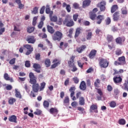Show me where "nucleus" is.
Listing matches in <instances>:
<instances>
[{"instance_id": "1", "label": "nucleus", "mask_w": 128, "mask_h": 128, "mask_svg": "<svg viewBox=\"0 0 128 128\" xmlns=\"http://www.w3.org/2000/svg\"><path fill=\"white\" fill-rule=\"evenodd\" d=\"M29 78H30V82L32 84V88L34 92H38V90H40V84L36 83V78L34 76V74L32 72H30L29 74Z\"/></svg>"}, {"instance_id": "2", "label": "nucleus", "mask_w": 128, "mask_h": 128, "mask_svg": "<svg viewBox=\"0 0 128 128\" xmlns=\"http://www.w3.org/2000/svg\"><path fill=\"white\" fill-rule=\"evenodd\" d=\"M64 24L66 26L70 27L74 26V22L72 18L70 16H67L65 18V20L63 22Z\"/></svg>"}, {"instance_id": "3", "label": "nucleus", "mask_w": 128, "mask_h": 128, "mask_svg": "<svg viewBox=\"0 0 128 128\" xmlns=\"http://www.w3.org/2000/svg\"><path fill=\"white\" fill-rule=\"evenodd\" d=\"M110 64V61L107 59L101 58L99 60V66L101 68H106Z\"/></svg>"}, {"instance_id": "4", "label": "nucleus", "mask_w": 128, "mask_h": 128, "mask_svg": "<svg viewBox=\"0 0 128 128\" xmlns=\"http://www.w3.org/2000/svg\"><path fill=\"white\" fill-rule=\"evenodd\" d=\"M52 38L53 40L60 42L62 38V33L60 31H56L52 36Z\"/></svg>"}, {"instance_id": "5", "label": "nucleus", "mask_w": 128, "mask_h": 128, "mask_svg": "<svg viewBox=\"0 0 128 128\" xmlns=\"http://www.w3.org/2000/svg\"><path fill=\"white\" fill-rule=\"evenodd\" d=\"M24 48L28 50L27 52L26 53V56H30L32 52H34V48L31 45L26 44H24L23 46Z\"/></svg>"}, {"instance_id": "6", "label": "nucleus", "mask_w": 128, "mask_h": 128, "mask_svg": "<svg viewBox=\"0 0 128 128\" xmlns=\"http://www.w3.org/2000/svg\"><path fill=\"white\" fill-rule=\"evenodd\" d=\"M106 2L102 0L97 4V8H100V12H104L106 10Z\"/></svg>"}, {"instance_id": "7", "label": "nucleus", "mask_w": 128, "mask_h": 128, "mask_svg": "<svg viewBox=\"0 0 128 128\" xmlns=\"http://www.w3.org/2000/svg\"><path fill=\"white\" fill-rule=\"evenodd\" d=\"M76 88L74 86L70 87L69 89V92H70V98H72V100H76V96H74V92H76Z\"/></svg>"}, {"instance_id": "8", "label": "nucleus", "mask_w": 128, "mask_h": 128, "mask_svg": "<svg viewBox=\"0 0 128 128\" xmlns=\"http://www.w3.org/2000/svg\"><path fill=\"white\" fill-rule=\"evenodd\" d=\"M33 68H34V71L38 74L40 73V68H42V66L38 64L34 63L33 64Z\"/></svg>"}, {"instance_id": "9", "label": "nucleus", "mask_w": 128, "mask_h": 128, "mask_svg": "<svg viewBox=\"0 0 128 128\" xmlns=\"http://www.w3.org/2000/svg\"><path fill=\"white\" fill-rule=\"evenodd\" d=\"M97 52L98 51L96 50H92L88 54L89 58H90V60H94V58H96Z\"/></svg>"}, {"instance_id": "10", "label": "nucleus", "mask_w": 128, "mask_h": 128, "mask_svg": "<svg viewBox=\"0 0 128 128\" xmlns=\"http://www.w3.org/2000/svg\"><path fill=\"white\" fill-rule=\"evenodd\" d=\"M113 80L114 84H122V78L120 77V76H114L113 78Z\"/></svg>"}, {"instance_id": "11", "label": "nucleus", "mask_w": 128, "mask_h": 128, "mask_svg": "<svg viewBox=\"0 0 128 128\" xmlns=\"http://www.w3.org/2000/svg\"><path fill=\"white\" fill-rule=\"evenodd\" d=\"M74 58H76V56H72L70 58V60L68 62L69 68H72V66H74Z\"/></svg>"}, {"instance_id": "12", "label": "nucleus", "mask_w": 128, "mask_h": 128, "mask_svg": "<svg viewBox=\"0 0 128 128\" xmlns=\"http://www.w3.org/2000/svg\"><path fill=\"white\" fill-rule=\"evenodd\" d=\"M49 112L52 114H54V116H56L58 114V110L56 108H52L50 109Z\"/></svg>"}, {"instance_id": "13", "label": "nucleus", "mask_w": 128, "mask_h": 128, "mask_svg": "<svg viewBox=\"0 0 128 128\" xmlns=\"http://www.w3.org/2000/svg\"><path fill=\"white\" fill-rule=\"evenodd\" d=\"M96 20H97L96 24H102V22L104 20V15H98Z\"/></svg>"}, {"instance_id": "14", "label": "nucleus", "mask_w": 128, "mask_h": 128, "mask_svg": "<svg viewBox=\"0 0 128 128\" xmlns=\"http://www.w3.org/2000/svg\"><path fill=\"white\" fill-rule=\"evenodd\" d=\"M92 110H94V112H96V114L98 112V105H96V104H92L90 106V112H92Z\"/></svg>"}, {"instance_id": "15", "label": "nucleus", "mask_w": 128, "mask_h": 128, "mask_svg": "<svg viewBox=\"0 0 128 128\" xmlns=\"http://www.w3.org/2000/svg\"><path fill=\"white\" fill-rule=\"evenodd\" d=\"M120 12L117 11L113 14V20L114 22H118L120 20Z\"/></svg>"}, {"instance_id": "16", "label": "nucleus", "mask_w": 128, "mask_h": 128, "mask_svg": "<svg viewBox=\"0 0 128 128\" xmlns=\"http://www.w3.org/2000/svg\"><path fill=\"white\" fill-rule=\"evenodd\" d=\"M92 2V0H84L82 2V6L83 8H86L87 6H90V3Z\"/></svg>"}, {"instance_id": "17", "label": "nucleus", "mask_w": 128, "mask_h": 128, "mask_svg": "<svg viewBox=\"0 0 128 128\" xmlns=\"http://www.w3.org/2000/svg\"><path fill=\"white\" fill-rule=\"evenodd\" d=\"M58 60L57 59H54L53 60V62H54V64H52L50 68H56V66H58L60 64V61H58Z\"/></svg>"}, {"instance_id": "18", "label": "nucleus", "mask_w": 128, "mask_h": 128, "mask_svg": "<svg viewBox=\"0 0 128 128\" xmlns=\"http://www.w3.org/2000/svg\"><path fill=\"white\" fill-rule=\"evenodd\" d=\"M17 118L16 116L12 115L9 116L8 120L10 122H14L15 124H16V122H18V121H16Z\"/></svg>"}, {"instance_id": "19", "label": "nucleus", "mask_w": 128, "mask_h": 128, "mask_svg": "<svg viewBox=\"0 0 128 128\" xmlns=\"http://www.w3.org/2000/svg\"><path fill=\"white\" fill-rule=\"evenodd\" d=\"M118 60L120 62L121 66H124V64H126V57H124V56L119 57L118 58Z\"/></svg>"}, {"instance_id": "20", "label": "nucleus", "mask_w": 128, "mask_h": 128, "mask_svg": "<svg viewBox=\"0 0 128 128\" xmlns=\"http://www.w3.org/2000/svg\"><path fill=\"white\" fill-rule=\"evenodd\" d=\"M124 40H126L124 38L118 37L116 39V42L118 44H122V42H124Z\"/></svg>"}, {"instance_id": "21", "label": "nucleus", "mask_w": 128, "mask_h": 128, "mask_svg": "<svg viewBox=\"0 0 128 128\" xmlns=\"http://www.w3.org/2000/svg\"><path fill=\"white\" fill-rule=\"evenodd\" d=\"M26 41L28 42V44H34L36 42V39H34V36H30L27 38Z\"/></svg>"}, {"instance_id": "22", "label": "nucleus", "mask_w": 128, "mask_h": 128, "mask_svg": "<svg viewBox=\"0 0 128 128\" xmlns=\"http://www.w3.org/2000/svg\"><path fill=\"white\" fill-rule=\"evenodd\" d=\"M80 88L82 90H86V84L84 81L81 82L80 85Z\"/></svg>"}, {"instance_id": "23", "label": "nucleus", "mask_w": 128, "mask_h": 128, "mask_svg": "<svg viewBox=\"0 0 128 128\" xmlns=\"http://www.w3.org/2000/svg\"><path fill=\"white\" fill-rule=\"evenodd\" d=\"M85 48H86V45H82L80 47L76 48V52H78L79 54H82V51L84 50Z\"/></svg>"}, {"instance_id": "24", "label": "nucleus", "mask_w": 128, "mask_h": 128, "mask_svg": "<svg viewBox=\"0 0 128 128\" xmlns=\"http://www.w3.org/2000/svg\"><path fill=\"white\" fill-rule=\"evenodd\" d=\"M4 78L6 80H10V82H14V79H12V78H10V77L8 76V73H5L4 74Z\"/></svg>"}, {"instance_id": "25", "label": "nucleus", "mask_w": 128, "mask_h": 128, "mask_svg": "<svg viewBox=\"0 0 128 128\" xmlns=\"http://www.w3.org/2000/svg\"><path fill=\"white\" fill-rule=\"evenodd\" d=\"M82 34V29L80 28H78L76 30L75 34H74V38H76L78 37V36Z\"/></svg>"}, {"instance_id": "26", "label": "nucleus", "mask_w": 128, "mask_h": 128, "mask_svg": "<svg viewBox=\"0 0 128 128\" xmlns=\"http://www.w3.org/2000/svg\"><path fill=\"white\" fill-rule=\"evenodd\" d=\"M46 28L48 32H50V34H54V28H52V26L48 25Z\"/></svg>"}, {"instance_id": "27", "label": "nucleus", "mask_w": 128, "mask_h": 128, "mask_svg": "<svg viewBox=\"0 0 128 128\" xmlns=\"http://www.w3.org/2000/svg\"><path fill=\"white\" fill-rule=\"evenodd\" d=\"M46 14H49V16H52V14H54V12L50 10V8L48 6L46 7Z\"/></svg>"}, {"instance_id": "28", "label": "nucleus", "mask_w": 128, "mask_h": 128, "mask_svg": "<svg viewBox=\"0 0 128 128\" xmlns=\"http://www.w3.org/2000/svg\"><path fill=\"white\" fill-rule=\"evenodd\" d=\"M96 14L94 12H90V18L92 20H96Z\"/></svg>"}, {"instance_id": "29", "label": "nucleus", "mask_w": 128, "mask_h": 128, "mask_svg": "<svg viewBox=\"0 0 128 128\" xmlns=\"http://www.w3.org/2000/svg\"><path fill=\"white\" fill-rule=\"evenodd\" d=\"M15 96L18 98H22V94L20 92L18 91V89H15Z\"/></svg>"}, {"instance_id": "30", "label": "nucleus", "mask_w": 128, "mask_h": 128, "mask_svg": "<svg viewBox=\"0 0 128 128\" xmlns=\"http://www.w3.org/2000/svg\"><path fill=\"white\" fill-rule=\"evenodd\" d=\"M122 72H124V70L122 69H120L119 71H118L116 70H114L113 75L116 76V74H122Z\"/></svg>"}, {"instance_id": "31", "label": "nucleus", "mask_w": 128, "mask_h": 128, "mask_svg": "<svg viewBox=\"0 0 128 128\" xmlns=\"http://www.w3.org/2000/svg\"><path fill=\"white\" fill-rule=\"evenodd\" d=\"M44 64L46 68L50 66V60L48 58H46L44 60Z\"/></svg>"}, {"instance_id": "32", "label": "nucleus", "mask_w": 128, "mask_h": 128, "mask_svg": "<svg viewBox=\"0 0 128 128\" xmlns=\"http://www.w3.org/2000/svg\"><path fill=\"white\" fill-rule=\"evenodd\" d=\"M118 8V5L114 4L112 6L111 8V13L114 14V12Z\"/></svg>"}, {"instance_id": "33", "label": "nucleus", "mask_w": 128, "mask_h": 128, "mask_svg": "<svg viewBox=\"0 0 128 128\" xmlns=\"http://www.w3.org/2000/svg\"><path fill=\"white\" fill-rule=\"evenodd\" d=\"M100 84V79H96L94 83V86L96 88H98Z\"/></svg>"}, {"instance_id": "34", "label": "nucleus", "mask_w": 128, "mask_h": 128, "mask_svg": "<svg viewBox=\"0 0 128 128\" xmlns=\"http://www.w3.org/2000/svg\"><path fill=\"white\" fill-rule=\"evenodd\" d=\"M43 106L44 108L48 109V106H50V102L48 100H45L43 102Z\"/></svg>"}, {"instance_id": "35", "label": "nucleus", "mask_w": 128, "mask_h": 128, "mask_svg": "<svg viewBox=\"0 0 128 128\" xmlns=\"http://www.w3.org/2000/svg\"><path fill=\"white\" fill-rule=\"evenodd\" d=\"M79 104L80 106H84V97H80L79 98Z\"/></svg>"}, {"instance_id": "36", "label": "nucleus", "mask_w": 128, "mask_h": 128, "mask_svg": "<svg viewBox=\"0 0 128 128\" xmlns=\"http://www.w3.org/2000/svg\"><path fill=\"white\" fill-rule=\"evenodd\" d=\"M119 124H120L121 126H124V124H126V120H124V118H121L120 120H118V122Z\"/></svg>"}, {"instance_id": "37", "label": "nucleus", "mask_w": 128, "mask_h": 128, "mask_svg": "<svg viewBox=\"0 0 128 128\" xmlns=\"http://www.w3.org/2000/svg\"><path fill=\"white\" fill-rule=\"evenodd\" d=\"M70 104V98L68 96H66L64 98V106H66V104Z\"/></svg>"}, {"instance_id": "38", "label": "nucleus", "mask_w": 128, "mask_h": 128, "mask_svg": "<svg viewBox=\"0 0 128 128\" xmlns=\"http://www.w3.org/2000/svg\"><path fill=\"white\" fill-rule=\"evenodd\" d=\"M106 40L108 42H111L114 40V37L112 35H108L106 37Z\"/></svg>"}, {"instance_id": "39", "label": "nucleus", "mask_w": 128, "mask_h": 128, "mask_svg": "<svg viewBox=\"0 0 128 128\" xmlns=\"http://www.w3.org/2000/svg\"><path fill=\"white\" fill-rule=\"evenodd\" d=\"M50 20L51 22H56L58 21V17L56 16H50Z\"/></svg>"}, {"instance_id": "40", "label": "nucleus", "mask_w": 128, "mask_h": 128, "mask_svg": "<svg viewBox=\"0 0 128 128\" xmlns=\"http://www.w3.org/2000/svg\"><path fill=\"white\" fill-rule=\"evenodd\" d=\"M34 31V27H28L27 28V32L28 34H32Z\"/></svg>"}, {"instance_id": "41", "label": "nucleus", "mask_w": 128, "mask_h": 128, "mask_svg": "<svg viewBox=\"0 0 128 128\" xmlns=\"http://www.w3.org/2000/svg\"><path fill=\"white\" fill-rule=\"evenodd\" d=\"M105 22L106 26H108V24H110V22H112V20H110V18L108 17L105 20Z\"/></svg>"}, {"instance_id": "42", "label": "nucleus", "mask_w": 128, "mask_h": 128, "mask_svg": "<svg viewBox=\"0 0 128 128\" xmlns=\"http://www.w3.org/2000/svg\"><path fill=\"white\" fill-rule=\"evenodd\" d=\"M44 88H46V82H43L40 84V92L44 90Z\"/></svg>"}, {"instance_id": "43", "label": "nucleus", "mask_w": 128, "mask_h": 128, "mask_svg": "<svg viewBox=\"0 0 128 128\" xmlns=\"http://www.w3.org/2000/svg\"><path fill=\"white\" fill-rule=\"evenodd\" d=\"M64 46V48H66L67 46H68V43H64L63 42H60V48H62Z\"/></svg>"}, {"instance_id": "44", "label": "nucleus", "mask_w": 128, "mask_h": 128, "mask_svg": "<svg viewBox=\"0 0 128 128\" xmlns=\"http://www.w3.org/2000/svg\"><path fill=\"white\" fill-rule=\"evenodd\" d=\"M16 100L14 98H10L8 100L9 104H14V102H16Z\"/></svg>"}, {"instance_id": "45", "label": "nucleus", "mask_w": 128, "mask_h": 128, "mask_svg": "<svg viewBox=\"0 0 128 128\" xmlns=\"http://www.w3.org/2000/svg\"><path fill=\"white\" fill-rule=\"evenodd\" d=\"M38 8L36 6L33 8V10L32 11V14H38Z\"/></svg>"}, {"instance_id": "46", "label": "nucleus", "mask_w": 128, "mask_h": 128, "mask_svg": "<svg viewBox=\"0 0 128 128\" xmlns=\"http://www.w3.org/2000/svg\"><path fill=\"white\" fill-rule=\"evenodd\" d=\"M123 86H124V90H127L128 92V80H127V82H125Z\"/></svg>"}, {"instance_id": "47", "label": "nucleus", "mask_w": 128, "mask_h": 128, "mask_svg": "<svg viewBox=\"0 0 128 128\" xmlns=\"http://www.w3.org/2000/svg\"><path fill=\"white\" fill-rule=\"evenodd\" d=\"M110 108H116V103L114 101H112L110 102Z\"/></svg>"}, {"instance_id": "48", "label": "nucleus", "mask_w": 128, "mask_h": 128, "mask_svg": "<svg viewBox=\"0 0 128 128\" xmlns=\"http://www.w3.org/2000/svg\"><path fill=\"white\" fill-rule=\"evenodd\" d=\"M73 8H74L75 10H78V8H80V4L76 2H74L73 4Z\"/></svg>"}, {"instance_id": "49", "label": "nucleus", "mask_w": 128, "mask_h": 128, "mask_svg": "<svg viewBox=\"0 0 128 128\" xmlns=\"http://www.w3.org/2000/svg\"><path fill=\"white\" fill-rule=\"evenodd\" d=\"M25 66H26V68H30V61L26 60L25 62Z\"/></svg>"}, {"instance_id": "50", "label": "nucleus", "mask_w": 128, "mask_h": 128, "mask_svg": "<svg viewBox=\"0 0 128 128\" xmlns=\"http://www.w3.org/2000/svg\"><path fill=\"white\" fill-rule=\"evenodd\" d=\"M92 32H89L88 34V35L86 36V40H89L92 38Z\"/></svg>"}, {"instance_id": "51", "label": "nucleus", "mask_w": 128, "mask_h": 128, "mask_svg": "<svg viewBox=\"0 0 128 128\" xmlns=\"http://www.w3.org/2000/svg\"><path fill=\"white\" fill-rule=\"evenodd\" d=\"M34 114H36V116H40V114H42V110L37 109L36 112H34Z\"/></svg>"}, {"instance_id": "52", "label": "nucleus", "mask_w": 128, "mask_h": 128, "mask_svg": "<svg viewBox=\"0 0 128 128\" xmlns=\"http://www.w3.org/2000/svg\"><path fill=\"white\" fill-rule=\"evenodd\" d=\"M78 110L81 112L82 114H86V111L84 110V108L82 107H78Z\"/></svg>"}, {"instance_id": "53", "label": "nucleus", "mask_w": 128, "mask_h": 128, "mask_svg": "<svg viewBox=\"0 0 128 128\" xmlns=\"http://www.w3.org/2000/svg\"><path fill=\"white\" fill-rule=\"evenodd\" d=\"M66 10L68 12H70V10H72V8L70 7V5L68 4L66 8Z\"/></svg>"}, {"instance_id": "54", "label": "nucleus", "mask_w": 128, "mask_h": 128, "mask_svg": "<svg viewBox=\"0 0 128 128\" xmlns=\"http://www.w3.org/2000/svg\"><path fill=\"white\" fill-rule=\"evenodd\" d=\"M78 18V14H75L73 15V20L74 22H76Z\"/></svg>"}, {"instance_id": "55", "label": "nucleus", "mask_w": 128, "mask_h": 128, "mask_svg": "<svg viewBox=\"0 0 128 128\" xmlns=\"http://www.w3.org/2000/svg\"><path fill=\"white\" fill-rule=\"evenodd\" d=\"M72 32H74V28H70L69 30V34H68V36H70H70H72Z\"/></svg>"}, {"instance_id": "56", "label": "nucleus", "mask_w": 128, "mask_h": 128, "mask_svg": "<svg viewBox=\"0 0 128 128\" xmlns=\"http://www.w3.org/2000/svg\"><path fill=\"white\" fill-rule=\"evenodd\" d=\"M44 10H46V7L44 6H42L40 12V14H42L44 12Z\"/></svg>"}, {"instance_id": "57", "label": "nucleus", "mask_w": 128, "mask_h": 128, "mask_svg": "<svg viewBox=\"0 0 128 128\" xmlns=\"http://www.w3.org/2000/svg\"><path fill=\"white\" fill-rule=\"evenodd\" d=\"M9 64H16V58H13L12 59L10 62H9Z\"/></svg>"}, {"instance_id": "58", "label": "nucleus", "mask_w": 128, "mask_h": 128, "mask_svg": "<svg viewBox=\"0 0 128 128\" xmlns=\"http://www.w3.org/2000/svg\"><path fill=\"white\" fill-rule=\"evenodd\" d=\"M35 58L36 60H40V54H36Z\"/></svg>"}, {"instance_id": "59", "label": "nucleus", "mask_w": 128, "mask_h": 128, "mask_svg": "<svg viewBox=\"0 0 128 128\" xmlns=\"http://www.w3.org/2000/svg\"><path fill=\"white\" fill-rule=\"evenodd\" d=\"M5 30H6V28H2V27H0V36L4 32Z\"/></svg>"}, {"instance_id": "60", "label": "nucleus", "mask_w": 128, "mask_h": 128, "mask_svg": "<svg viewBox=\"0 0 128 128\" xmlns=\"http://www.w3.org/2000/svg\"><path fill=\"white\" fill-rule=\"evenodd\" d=\"M73 80H74V84H78L80 82V80H78V77L74 78Z\"/></svg>"}, {"instance_id": "61", "label": "nucleus", "mask_w": 128, "mask_h": 128, "mask_svg": "<svg viewBox=\"0 0 128 128\" xmlns=\"http://www.w3.org/2000/svg\"><path fill=\"white\" fill-rule=\"evenodd\" d=\"M122 54V50H117L116 52V56H120V54Z\"/></svg>"}, {"instance_id": "62", "label": "nucleus", "mask_w": 128, "mask_h": 128, "mask_svg": "<svg viewBox=\"0 0 128 128\" xmlns=\"http://www.w3.org/2000/svg\"><path fill=\"white\" fill-rule=\"evenodd\" d=\"M44 26V22L42 21H40L38 24V28H42Z\"/></svg>"}, {"instance_id": "63", "label": "nucleus", "mask_w": 128, "mask_h": 128, "mask_svg": "<svg viewBox=\"0 0 128 128\" xmlns=\"http://www.w3.org/2000/svg\"><path fill=\"white\" fill-rule=\"evenodd\" d=\"M96 90H97L98 94H100V96H102L103 94H102V90H100V88H97Z\"/></svg>"}, {"instance_id": "64", "label": "nucleus", "mask_w": 128, "mask_h": 128, "mask_svg": "<svg viewBox=\"0 0 128 128\" xmlns=\"http://www.w3.org/2000/svg\"><path fill=\"white\" fill-rule=\"evenodd\" d=\"M14 30L15 32H20V27L14 26Z\"/></svg>"}]
</instances>
